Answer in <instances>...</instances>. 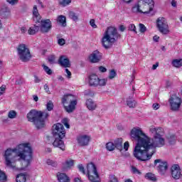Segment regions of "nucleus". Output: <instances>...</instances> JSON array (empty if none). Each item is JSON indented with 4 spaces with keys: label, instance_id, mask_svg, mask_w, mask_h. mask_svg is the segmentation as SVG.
Returning a JSON list of instances; mask_svg holds the SVG:
<instances>
[{
    "label": "nucleus",
    "instance_id": "obj_57",
    "mask_svg": "<svg viewBox=\"0 0 182 182\" xmlns=\"http://www.w3.org/2000/svg\"><path fill=\"white\" fill-rule=\"evenodd\" d=\"M41 81V78L35 75L34 76V82L35 83H39Z\"/></svg>",
    "mask_w": 182,
    "mask_h": 182
},
{
    "label": "nucleus",
    "instance_id": "obj_29",
    "mask_svg": "<svg viewBox=\"0 0 182 182\" xmlns=\"http://www.w3.org/2000/svg\"><path fill=\"white\" fill-rule=\"evenodd\" d=\"M28 32L29 35H35V33L39 32V26L34 25L29 28Z\"/></svg>",
    "mask_w": 182,
    "mask_h": 182
},
{
    "label": "nucleus",
    "instance_id": "obj_44",
    "mask_svg": "<svg viewBox=\"0 0 182 182\" xmlns=\"http://www.w3.org/2000/svg\"><path fill=\"white\" fill-rule=\"evenodd\" d=\"M70 2H72V0H63L62 1H60V4L62 6H68Z\"/></svg>",
    "mask_w": 182,
    "mask_h": 182
},
{
    "label": "nucleus",
    "instance_id": "obj_30",
    "mask_svg": "<svg viewBox=\"0 0 182 182\" xmlns=\"http://www.w3.org/2000/svg\"><path fill=\"white\" fill-rule=\"evenodd\" d=\"M132 97L127 98V105L129 106L131 109H134L136 107V101L132 100Z\"/></svg>",
    "mask_w": 182,
    "mask_h": 182
},
{
    "label": "nucleus",
    "instance_id": "obj_43",
    "mask_svg": "<svg viewBox=\"0 0 182 182\" xmlns=\"http://www.w3.org/2000/svg\"><path fill=\"white\" fill-rule=\"evenodd\" d=\"M69 16L73 21H77L78 18L77 16H76V14L73 13V11H70L69 13Z\"/></svg>",
    "mask_w": 182,
    "mask_h": 182
},
{
    "label": "nucleus",
    "instance_id": "obj_23",
    "mask_svg": "<svg viewBox=\"0 0 182 182\" xmlns=\"http://www.w3.org/2000/svg\"><path fill=\"white\" fill-rule=\"evenodd\" d=\"M56 21L60 26H63V28L66 27V16L60 15L57 17Z\"/></svg>",
    "mask_w": 182,
    "mask_h": 182
},
{
    "label": "nucleus",
    "instance_id": "obj_5",
    "mask_svg": "<svg viewBox=\"0 0 182 182\" xmlns=\"http://www.w3.org/2000/svg\"><path fill=\"white\" fill-rule=\"evenodd\" d=\"M49 113L48 112L38 111L36 109H31L27 114V119L34 124L36 129H43L45 127V122L48 120Z\"/></svg>",
    "mask_w": 182,
    "mask_h": 182
},
{
    "label": "nucleus",
    "instance_id": "obj_26",
    "mask_svg": "<svg viewBox=\"0 0 182 182\" xmlns=\"http://www.w3.org/2000/svg\"><path fill=\"white\" fill-rule=\"evenodd\" d=\"M73 164H75V160L67 159L65 162L63 164V167L65 169L72 168V167H73Z\"/></svg>",
    "mask_w": 182,
    "mask_h": 182
},
{
    "label": "nucleus",
    "instance_id": "obj_21",
    "mask_svg": "<svg viewBox=\"0 0 182 182\" xmlns=\"http://www.w3.org/2000/svg\"><path fill=\"white\" fill-rule=\"evenodd\" d=\"M85 105L88 109V110H95L97 105L96 102L93 101L92 99H88L85 102Z\"/></svg>",
    "mask_w": 182,
    "mask_h": 182
},
{
    "label": "nucleus",
    "instance_id": "obj_28",
    "mask_svg": "<svg viewBox=\"0 0 182 182\" xmlns=\"http://www.w3.org/2000/svg\"><path fill=\"white\" fill-rule=\"evenodd\" d=\"M145 178H146V180H149L150 181H154V182L157 181V177L154 173H147L145 175Z\"/></svg>",
    "mask_w": 182,
    "mask_h": 182
},
{
    "label": "nucleus",
    "instance_id": "obj_22",
    "mask_svg": "<svg viewBox=\"0 0 182 182\" xmlns=\"http://www.w3.org/2000/svg\"><path fill=\"white\" fill-rule=\"evenodd\" d=\"M123 139L122 138H118L114 141V146L115 149H117V150H119V151H122L123 150Z\"/></svg>",
    "mask_w": 182,
    "mask_h": 182
},
{
    "label": "nucleus",
    "instance_id": "obj_36",
    "mask_svg": "<svg viewBox=\"0 0 182 182\" xmlns=\"http://www.w3.org/2000/svg\"><path fill=\"white\" fill-rule=\"evenodd\" d=\"M47 164L48 166H51L52 167H56L58 166V162H56L52 159H48Z\"/></svg>",
    "mask_w": 182,
    "mask_h": 182
},
{
    "label": "nucleus",
    "instance_id": "obj_24",
    "mask_svg": "<svg viewBox=\"0 0 182 182\" xmlns=\"http://www.w3.org/2000/svg\"><path fill=\"white\" fill-rule=\"evenodd\" d=\"M57 178L59 182H69V178L65 173H58L57 174Z\"/></svg>",
    "mask_w": 182,
    "mask_h": 182
},
{
    "label": "nucleus",
    "instance_id": "obj_41",
    "mask_svg": "<svg viewBox=\"0 0 182 182\" xmlns=\"http://www.w3.org/2000/svg\"><path fill=\"white\" fill-rule=\"evenodd\" d=\"M43 68L46 73H47V75H52V73H53L52 70H50V68H49V67H48L45 65H43Z\"/></svg>",
    "mask_w": 182,
    "mask_h": 182
},
{
    "label": "nucleus",
    "instance_id": "obj_38",
    "mask_svg": "<svg viewBox=\"0 0 182 182\" xmlns=\"http://www.w3.org/2000/svg\"><path fill=\"white\" fill-rule=\"evenodd\" d=\"M46 107L48 112H52V110H53V102L52 101H49L46 105Z\"/></svg>",
    "mask_w": 182,
    "mask_h": 182
},
{
    "label": "nucleus",
    "instance_id": "obj_61",
    "mask_svg": "<svg viewBox=\"0 0 182 182\" xmlns=\"http://www.w3.org/2000/svg\"><path fill=\"white\" fill-rule=\"evenodd\" d=\"M171 5L173 6V8H176L177 6V1H176V0H173L171 1Z\"/></svg>",
    "mask_w": 182,
    "mask_h": 182
},
{
    "label": "nucleus",
    "instance_id": "obj_52",
    "mask_svg": "<svg viewBox=\"0 0 182 182\" xmlns=\"http://www.w3.org/2000/svg\"><path fill=\"white\" fill-rule=\"evenodd\" d=\"M65 73L67 74L66 77L68 78V79H70V77H72V73H70V71L69 70V69L66 68L65 69Z\"/></svg>",
    "mask_w": 182,
    "mask_h": 182
},
{
    "label": "nucleus",
    "instance_id": "obj_42",
    "mask_svg": "<svg viewBox=\"0 0 182 182\" xmlns=\"http://www.w3.org/2000/svg\"><path fill=\"white\" fill-rule=\"evenodd\" d=\"M8 117L9 119H15L16 117V112L11 110L9 112Z\"/></svg>",
    "mask_w": 182,
    "mask_h": 182
},
{
    "label": "nucleus",
    "instance_id": "obj_15",
    "mask_svg": "<svg viewBox=\"0 0 182 182\" xmlns=\"http://www.w3.org/2000/svg\"><path fill=\"white\" fill-rule=\"evenodd\" d=\"M102 56L103 54H102L99 50H95L91 55H90V61L91 63H97V62H100V60H102Z\"/></svg>",
    "mask_w": 182,
    "mask_h": 182
},
{
    "label": "nucleus",
    "instance_id": "obj_34",
    "mask_svg": "<svg viewBox=\"0 0 182 182\" xmlns=\"http://www.w3.org/2000/svg\"><path fill=\"white\" fill-rule=\"evenodd\" d=\"M106 149L109 151H113V150H114L115 149L114 144H113L112 142H108L106 144Z\"/></svg>",
    "mask_w": 182,
    "mask_h": 182
},
{
    "label": "nucleus",
    "instance_id": "obj_7",
    "mask_svg": "<svg viewBox=\"0 0 182 182\" xmlns=\"http://www.w3.org/2000/svg\"><path fill=\"white\" fill-rule=\"evenodd\" d=\"M62 103L68 113H72L76 109L77 100L75 95L68 94L65 95L62 98Z\"/></svg>",
    "mask_w": 182,
    "mask_h": 182
},
{
    "label": "nucleus",
    "instance_id": "obj_55",
    "mask_svg": "<svg viewBox=\"0 0 182 182\" xmlns=\"http://www.w3.org/2000/svg\"><path fill=\"white\" fill-rule=\"evenodd\" d=\"M10 5H15V4H18V0H6Z\"/></svg>",
    "mask_w": 182,
    "mask_h": 182
},
{
    "label": "nucleus",
    "instance_id": "obj_25",
    "mask_svg": "<svg viewBox=\"0 0 182 182\" xmlns=\"http://www.w3.org/2000/svg\"><path fill=\"white\" fill-rule=\"evenodd\" d=\"M166 140L169 144H176L177 136L175 134H169L166 136Z\"/></svg>",
    "mask_w": 182,
    "mask_h": 182
},
{
    "label": "nucleus",
    "instance_id": "obj_50",
    "mask_svg": "<svg viewBox=\"0 0 182 182\" xmlns=\"http://www.w3.org/2000/svg\"><path fill=\"white\" fill-rule=\"evenodd\" d=\"M58 43L60 46H63V45H65V43H66V41L63 38H59L58 41Z\"/></svg>",
    "mask_w": 182,
    "mask_h": 182
},
{
    "label": "nucleus",
    "instance_id": "obj_14",
    "mask_svg": "<svg viewBox=\"0 0 182 182\" xmlns=\"http://www.w3.org/2000/svg\"><path fill=\"white\" fill-rule=\"evenodd\" d=\"M158 163H159V165L157 170L161 176H164L168 168V164L166 161H162L161 159H156L154 161V165L156 166Z\"/></svg>",
    "mask_w": 182,
    "mask_h": 182
},
{
    "label": "nucleus",
    "instance_id": "obj_32",
    "mask_svg": "<svg viewBox=\"0 0 182 182\" xmlns=\"http://www.w3.org/2000/svg\"><path fill=\"white\" fill-rule=\"evenodd\" d=\"M132 12H134V14H144V11L140 9V6L139 4H136L132 7Z\"/></svg>",
    "mask_w": 182,
    "mask_h": 182
},
{
    "label": "nucleus",
    "instance_id": "obj_18",
    "mask_svg": "<svg viewBox=\"0 0 182 182\" xmlns=\"http://www.w3.org/2000/svg\"><path fill=\"white\" fill-rule=\"evenodd\" d=\"M58 64L63 68H70V60L66 55H61L58 59Z\"/></svg>",
    "mask_w": 182,
    "mask_h": 182
},
{
    "label": "nucleus",
    "instance_id": "obj_16",
    "mask_svg": "<svg viewBox=\"0 0 182 182\" xmlns=\"http://www.w3.org/2000/svg\"><path fill=\"white\" fill-rule=\"evenodd\" d=\"M77 143L80 146H88L90 141V136L89 135H81L77 139Z\"/></svg>",
    "mask_w": 182,
    "mask_h": 182
},
{
    "label": "nucleus",
    "instance_id": "obj_64",
    "mask_svg": "<svg viewBox=\"0 0 182 182\" xmlns=\"http://www.w3.org/2000/svg\"><path fill=\"white\" fill-rule=\"evenodd\" d=\"M74 181H75V182H82V180H80V178H75L74 179Z\"/></svg>",
    "mask_w": 182,
    "mask_h": 182
},
{
    "label": "nucleus",
    "instance_id": "obj_35",
    "mask_svg": "<svg viewBox=\"0 0 182 182\" xmlns=\"http://www.w3.org/2000/svg\"><path fill=\"white\" fill-rule=\"evenodd\" d=\"M0 181L1 182L6 181V174H5V172L2 171L1 169H0Z\"/></svg>",
    "mask_w": 182,
    "mask_h": 182
},
{
    "label": "nucleus",
    "instance_id": "obj_62",
    "mask_svg": "<svg viewBox=\"0 0 182 182\" xmlns=\"http://www.w3.org/2000/svg\"><path fill=\"white\" fill-rule=\"evenodd\" d=\"M119 31H121V32H124V31H126V27H124L123 25L120 26Z\"/></svg>",
    "mask_w": 182,
    "mask_h": 182
},
{
    "label": "nucleus",
    "instance_id": "obj_12",
    "mask_svg": "<svg viewBox=\"0 0 182 182\" xmlns=\"http://www.w3.org/2000/svg\"><path fill=\"white\" fill-rule=\"evenodd\" d=\"M40 31L42 33H48L52 29V21L50 19L42 20L40 18Z\"/></svg>",
    "mask_w": 182,
    "mask_h": 182
},
{
    "label": "nucleus",
    "instance_id": "obj_58",
    "mask_svg": "<svg viewBox=\"0 0 182 182\" xmlns=\"http://www.w3.org/2000/svg\"><path fill=\"white\" fill-rule=\"evenodd\" d=\"M44 90H46V93H50V91L49 90V86L48 85H44Z\"/></svg>",
    "mask_w": 182,
    "mask_h": 182
},
{
    "label": "nucleus",
    "instance_id": "obj_49",
    "mask_svg": "<svg viewBox=\"0 0 182 182\" xmlns=\"http://www.w3.org/2000/svg\"><path fill=\"white\" fill-rule=\"evenodd\" d=\"M132 170L134 174H141V172H140V171H139V169L134 166H132Z\"/></svg>",
    "mask_w": 182,
    "mask_h": 182
},
{
    "label": "nucleus",
    "instance_id": "obj_9",
    "mask_svg": "<svg viewBox=\"0 0 182 182\" xmlns=\"http://www.w3.org/2000/svg\"><path fill=\"white\" fill-rule=\"evenodd\" d=\"M87 176L91 182H100V177L97 173L96 165L93 163H90L87 165Z\"/></svg>",
    "mask_w": 182,
    "mask_h": 182
},
{
    "label": "nucleus",
    "instance_id": "obj_19",
    "mask_svg": "<svg viewBox=\"0 0 182 182\" xmlns=\"http://www.w3.org/2000/svg\"><path fill=\"white\" fill-rule=\"evenodd\" d=\"M99 83V77L92 74L89 77V85L90 86H92L93 87H97V85Z\"/></svg>",
    "mask_w": 182,
    "mask_h": 182
},
{
    "label": "nucleus",
    "instance_id": "obj_47",
    "mask_svg": "<svg viewBox=\"0 0 182 182\" xmlns=\"http://www.w3.org/2000/svg\"><path fill=\"white\" fill-rule=\"evenodd\" d=\"M77 168L79 170V171H80L81 173H82V174H85L86 173L85 172V167L83 166L82 164H78L77 165Z\"/></svg>",
    "mask_w": 182,
    "mask_h": 182
},
{
    "label": "nucleus",
    "instance_id": "obj_20",
    "mask_svg": "<svg viewBox=\"0 0 182 182\" xmlns=\"http://www.w3.org/2000/svg\"><path fill=\"white\" fill-rule=\"evenodd\" d=\"M33 19L36 22V23L41 22V17L39 14V11H38V7L36 6H33Z\"/></svg>",
    "mask_w": 182,
    "mask_h": 182
},
{
    "label": "nucleus",
    "instance_id": "obj_11",
    "mask_svg": "<svg viewBox=\"0 0 182 182\" xmlns=\"http://www.w3.org/2000/svg\"><path fill=\"white\" fill-rule=\"evenodd\" d=\"M156 28L162 35H168V33H170L168 23H167V20L164 17H159L157 18Z\"/></svg>",
    "mask_w": 182,
    "mask_h": 182
},
{
    "label": "nucleus",
    "instance_id": "obj_1",
    "mask_svg": "<svg viewBox=\"0 0 182 182\" xmlns=\"http://www.w3.org/2000/svg\"><path fill=\"white\" fill-rule=\"evenodd\" d=\"M32 147L29 143L20 144L13 149H8L4 155L5 165L9 168H16L15 162L21 159L23 160L24 167H28L32 161Z\"/></svg>",
    "mask_w": 182,
    "mask_h": 182
},
{
    "label": "nucleus",
    "instance_id": "obj_63",
    "mask_svg": "<svg viewBox=\"0 0 182 182\" xmlns=\"http://www.w3.org/2000/svg\"><path fill=\"white\" fill-rule=\"evenodd\" d=\"M21 33H25V32H26V27H21Z\"/></svg>",
    "mask_w": 182,
    "mask_h": 182
},
{
    "label": "nucleus",
    "instance_id": "obj_6",
    "mask_svg": "<svg viewBox=\"0 0 182 182\" xmlns=\"http://www.w3.org/2000/svg\"><path fill=\"white\" fill-rule=\"evenodd\" d=\"M52 134L55 139L53 146L58 147V149L65 151V142L63 141V139L66 136V130L65 129L63 124L60 123L53 124Z\"/></svg>",
    "mask_w": 182,
    "mask_h": 182
},
{
    "label": "nucleus",
    "instance_id": "obj_3",
    "mask_svg": "<svg viewBox=\"0 0 182 182\" xmlns=\"http://www.w3.org/2000/svg\"><path fill=\"white\" fill-rule=\"evenodd\" d=\"M130 136L133 140L137 141L134 149V156L141 161L146 144L149 141V136L139 127H134L130 132Z\"/></svg>",
    "mask_w": 182,
    "mask_h": 182
},
{
    "label": "nucleus",
    "instance_id": "obj_4",
    "mask_svg": "<svg viewBox=\"0 0 182 182\" xmlns=\"http://www.w3.org/2000/svg\"><path fill=\"white\" fill-rule=\"evenodd\" d=\"M122 38V35L117 31L116 27L109 26L105 31L102 38V45L105 49H110L114 43H116L119 39Z\"/></svg>",
    "mask_w": 182,
    "mask_h": 182
},
{
    "label": "nucleus",
    "instance_id": "obj_37",
    "mask_svg": "<svg viewBox=\"0 0 182 182\" xmlns=\"http://www.w3.org/2000/svg\"><path fill=\"white\" fill-rule=\"evenodd\" d=\"M55 60H56V56H55V55H49L48 58V60L49 63H50L51 65H53V63H55Z\"/></svg>",
    "mask_w": 182,
    "mask_h": 182
},
{
    "label": "nucleus",
    "instance_id": "obj_60",
    "mask_svg": "<svg viewBox=\"0 0 182 182\" xmlns=\"http://www.w3.org/2000/svg\"><path fill=\"white\" fill-rule=\"evenodd\" d=\"M159 68V63H156V64L153 65L152 66V70H156Z\"/></svg>",
    "mask_w": 182,
    "mask_h": 182
},
{
    "label": "nucleus",
    "instance_id": "obj_8",
    "mask_svg": "<svg viewBox=\"0 0 182 182\" xmlns=\"http://www.w3.org/2000/svg\"><path fill=\"white\" fill-rule=\"evenodd\" d=\"M170 109L172 112H180L182 105V99L178 97L176 93L171 94L168 99Z\"/></svg>",
    "mask_w": 182,
    "mask_h": 182
},
{
    "label": "nucleus",
    "instance_id": "obj_40",
    "mask_svg": "<svg viewBox=\"0 0 182 182\" xmlns=\"http://www.w3.org/2000/svg\"><path fill=\"white\" fill-rule=\"evenodd\" d=\"M117 73L114 70H111L109 75V79H114V77L117 76Z\"/></svg>",
    "mask_w": 182,
    "mask_h": 182
},
{
    "label": "nucleus",
    "instance_id": "obj_45",
    "mask_svg": "<svg viewBox=\"0 0 182 182\" xmlns=\"http://www.w3.org/2000/svg\"><path fill=\"white\" fill-rule=\"evenodd\" d=\"M146 31V26H144V24L139 23V31L141 32V33H144Z\"/></svg>",
    "mask_w": 182,
    "mask_h": 182
},
{
    "label": "nucleus",
    "instance_id": "obj_56",
    "mask_svg": "<svg viewBox=\"0 0 182 182\" xmlns=\"http://www.w3.org/2000/svg\"><path fill=\"white\" fill-rule=\"evenodd\" d=\"M129 141H126L124 144V149L126 151H127L129 150Z\"/></svg>",
    "mask_w": 182,
    "mask_h": 182
},
{
    "label": "nucleus",
    "instance_id": "obj_10",
    "mask_svg": "<svg viewBox=\"0 0 182 182\" xmlns=\"http://www.w3.org/2000/svg\"><path fill=\"white\" fill-rule=\"evenodd\" d=\"M17 52L18 58L22 62H29L31 60V51L25 44H20L17 48Z\"/></svg>",
    "mask_w": 182,
    "mask_h": 182
},
{
    "label": "nucleus",
    "instance_id": "obj_39",
    "mask_svg": "<svg viewBox=\"0 0 182 182\" xmlns=\"http://www.w3.org/2000/svg\"><path fill=\"white\" fill-rule=\"evenodd\" d=\"M62 123H63V124H64V126L66 127V129L70 128V125H69V119H68L67 118L63 119Z\"/></svg>",
    "mask_w": 182,
    "mask_h": 182
},
{
    "label": "nucleus",
    "instance_id": "obj_51",
    "mask_svg": "<svg viewBox=\"0 0 182 182\" xmlns=\"http://www.w3.org/2000/svg\"><path fill=\"white\" fill-rule=\"evenodd\" d=\"M90 25H91L92 28H97V26L96 25V23L95 21V19H91L90 20Z\"/></svg>",
    "mask_w": 182,
    "mask_h": 182
},
{
    "label": "nucleus",
    "instance_id": "obj_54",
    "mask_svg": "<svg viewBox=\"0 0 182 182\" xmlns=\"http://www.w3.org/2000/svg\"><path fill=\"white\" fill-rule=\"evenodd\" d=\"M99 70L102 73H105V72H107V69L106 68L103 67V66H100L99 67Z\"/></svg>",
    "mask_w": 182,
    "mask_h": 182
},
{
    "label": "nucleus",
    "instance_id": "obj_48",
    "mask_svg": "<svg viewBox=\"0 0 182 182\" xmlns=\"http://www.w3.org/2000/svg\"><path fill=\"white\" fill-rule=\"evenodd\" d=\"M109 182H119V179H117V177H116V176L112 175L110 176Z\"/></svg>",
    "mask_w": 182,
    "mask_h": 182
},
{
    "label": "nucleus",
    "instance_id": "obj_59",
    "mask_svg": "<svg viewBox=\"0 0 182 182\" xmlns=\"http://www.w3.org/2000/svg\"><path fill=\"white\" fill-rule=\"evenodd\" d=\"M4 92H5V87H0V96H1V95H4Z\"/></svg>",
    "mask_w": 182,
    "mask_h": 182
},
{
    "label": "nucleus",
    "instance_id": "obj_27",
    "mask_svg": "<svg viewBox=\"0 0 182 182\" xmlns=\"http://www.w3.org/2000/svg\"><path fill=\"white\" fill-rule=\"evenodd\" d=\"M16 182H26V173H19L16 178Z\"/></svg>",
    "mask_w": 182,
    "mask_h": 182
},
{
    "label": "nucleus",
    "instance_id": "obj_53",
    "mask_svg": "<svg viewBox=\"0 0 182 182\" xmlns=\"http://www.w3.org/2000/svg\"><path fill=\"white\" fill-rule=\"evenodd\" d=\"M152 107L154 110H157L160 109V105H159L158 103H154L153 104Z\"/></svg>",
    "mask_w": 182,
    "mask_h": 182
},
{
    "label": "nucleus",
    "instance_id": "obj_13",
    "mask_svg": "<svg viewBox=\"0 0 182 182\" xmlns=\"http://www.w3.org/2000/svg\"><path fill=\"white\" fill-rule=\"evenodd\" d=\"M171 175L173 180H182L181 169L180 166L175 164L171 168Z\"/></svg>",
    "mask_w": 182,
    "mask_h": 182
},
{
    "label": "nucleus",
    "instance_id": "obj_33",
    "mask_svg": "<svg viewBox=\"0 0 182 182\" xmlns=\"http://www.w3.org/2000/svg\"><path fill=\"white\" fill-rule=\"evenodd\" d=\"M107 83V78H102V79L98 78L97 87L106 86Z\"/></svg>",
    "mask_w": 182,
    "mask_h": 182
},
{
    "label": "nucleus",
    "instance_id": "obj_46",
    "mask_svg": "<svg viewBox=\"0 0 182 182\" xmlns=\"http://www.w3.org/2000/svg\"><path fill=\"white\" fill-rule=\"evenodd\" d=\"M128 29L129 31H132V32L137 33V31H136V26H134V24H130L128 27Z\"/></svg>",
    "mask_w": 182,
    "mask_h": 182
},
{
    "label": "nucleus",
    "instance_id": "obj_31",
    "mask_svg": "<svg viewBox=\"0 0 182 182\" xmlns=\"http://www.w3.org/2000/svg\"><path fill=\"white\" fill-rule=\"evenodd\" d=\"M172 65L174 68H181L182 66V59H175L172 60Z\"/></svg>",
    "mask_w": 182,
    "mask_h": 182
},
{
    "label": "nucleus",
    "instance_id": "obj_2",
    "mask_svg": "<svg viewBox=\"0 0 182 182\" xmlns=\"http://www.w3.org/2000/svg\"><path fill=\"white\" fill-rule=\"evenodd\" d=\"M149 132L154 134L152 138L149 137V140L145 144L141 161H147L151 159L153 154L156 153V147H163L166 144V140L163 138V129L158 127L156 128L154 126L149 127Z\"/></svg>",
    "mask_w": 182,
    "mask_h": 182
},
{
    "label": "nucleus",
    "instance_id": "obj_17",
    "mask_svg": "<svg viewBox=\"0 0 182 182\" xmlns=\"http://www.w3.org/2000/svg\"><path fill=\"white\" fill-rule=\"evenodd\" d=\"M139 2L147 6L148 10L144 11V14H150L151 11H153V8H154V1L153 0H139Z\"/></svg>",
    "mask_w": 182,
    "mask_h": 182
}]
</instances>
